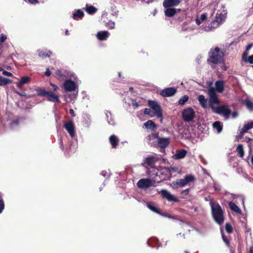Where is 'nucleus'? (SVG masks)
Instances as JSON below:
<instances>
[{"mask_svg":"<svg viewBox=\"0 0 253 253\" xmlns=\"http://www.w3.org/2000/svg\"><path fill=\"white\" fill-rule=\"evenodd\" d=\"M210 205L213 219L216 223L221 225L224 221L223 211L221 206L213 199H211Z\"/></svg>","mask_w":253,"mask_h":253,"instance_id":"obj_1","label":"nucleus"},{"mask_svg":"<svg viewBox=\"0 0 253 253\" xmlns=\"http://www.w3.org/2000/svg\"><path fill=\"white\" fill-rule=\"evenodd\" d=\"M147 193L152 196H155L157 194H161L163 198L166 199L169 202H177L179 201L178 199L174 197L167 190L163 189L160 191L155 189L154 187L150 188L146 190Z\"/></svg>","mask_w":253,"mask_h":253,"instance_id":"obj_2","label":"nucleus"},{"mask_svg":"<svg viewBox=\"0 0 253 253\" xmlns=\"http://www.w3.org/2000/svg\"><path fill=\"white\" fill-rule=\"evenodd\" d=\"M208 61L214 64H217L223 61V53L218 47L211 49L209 53Z\"/></svg>","mask_w":253,"mask_h":253,"instance_id":"obj_3","label":"nucleus"},{"mask_svg":"<svg viewBox=\"0 0 253 253\" xmlns=\"http://www.w3.org/2000/svg\"><path fill=\"white\" fill-rule=\"evenodd\" d=\"M208 94L209 96L208 104L212 111H213L217 108V107H215V105H218L220 103L214 87L210 86L208 89Z\"/></svg>","mask_w":253,"mask_h":253,"instance_id":"obj_4","label":"nucleus"},{"mask_svg":"<svg viewBox=\"0 0 253 253\" xmlns=\"http://www.w3.org/2000/svg\"><path fill=\"white\" fill-rule=\"evenodd\" d=\"M136 186L139 189L146 191L150 188L155 187L156 182L155 180L152 178H141L137 181Z\"/></svg>","mask_w":253,"mask_h":253,"instance_id":"obj_5","label":"nucleus"},{"mask_svg":"<svg viewBox=\"0 0 253 253\" xmlns=\"http://www.w3.org/2000/svg\"><path fill=\"white\" fill-rule=\"evenodd\" d=\"M194 180V177L192 175H186L184 178L172 182L171 185L173 188H178V187L185 186L188 183L193 181Z\"/></svg>","mask_w":253,"mask_h":253,"instance_id":"obj_6","label":"nucleus"},{"mask_svg":"<svg viewBox=\"0 0 253 253\" xmlns=\"http://www.w3.org/2000/svg\"><path fill=\"white\" fill-rule=\"evenodd\" d=\"M56 77L60 81H63L66 78L76 79V75L72 72L67 70H58L55 73Z\"/></svg>","mask_w":253,"mask_h":253,"instance_id":"obj_7","label":"nucleus"},{"mask_svg":"<svg viewBox=\"0 0 253 253\" xmlns=\"http://www.w3.org/2000/svg\"><path fill=\"white\" fill-rule=\"evenodd\" d=\"M148 105L152 111L154 113L156 116L159 118L162 119V113L161 107L158 103L155 101L149 100Z\"/></svg>","mask_w":253,"mask_h":253,"instance_id":"obj_8","label":"nucleus"},{"mask_svg":"<svg viewBox=\"0 0 253 253\" xmlns=\"http://www.w3.org/2000/svg\"><path fill=\"white\" fill-rule=\"evenodd\" d=\"M195 116V112L192 108L185 109L182 112L183 120L186 122L191 121Z\"/></svg>","mask_w":253,"mask_h":253,"instance_id":"obj_9","label":"nucleus"},{"mask_svg":"<svg viewBox=\"0 0 253 253\" xmlns=\"http://www.w3.org/2000/svg\"><path fill=\"white\" fill-rule=\"evenodd\" d=\"M213 112L217 114L222 115L225 120L228 119L231 113V111L224 106L217 107Z\"/></svg>","mask_w":253,"mask_h":253,"instance_id":"obj_10","label":"nucleus"},{"mask_svg":"<svg viewBox=\"0 0 253 253\" xmlns=\"http://www.w3.org/2000/svg\"><path fill=\"white\" fill-rule=\"evenodd\" d=\"M63 87L67 92H72L78 88V85L76 82L71 79L66 80L63 83Z\"/></svg>","mask_w":253,"mask_h":253,"instance_id":"obj_11","label":"nucleus"},{"mask_svg":"<svg viewBox=\"0 0 253 253\" xmlns=\"http://www.w3.org/2000/svg\"><path fill=\"white\" fill-rule=\"evenodd\" d=\"M64 127L72 138L75 137L76 131L74 124L72 122H69L65 123L64 125Z\"/></svg>","mask_w":253,"mask_h":253,"instance_id":"obj_12","label":"nucleus"},{"mask_svg":"<svg viewBox=\"0 0 253 253\" xmlns=\"http://www.w3.org/2000/svg\"><path fill=\"white\" fill-rule=\"evenodd\" d=\"M176 92V89L174 87H168L163 89L160 94L163 97H170L173 96Z\"/></svg>","mask_w":253,"mask_h":253,"instance_id":"obj_13","label":"nucleus"},{"mask_svg":"<svg viewBox=\"0 0 253 253\" xmlns=\"http://www.w3.org/2000/svg\"><path fill=\"white\" fill-rule=\"evenodd\" d=\"M159 158L156 155L148 156L144 159L143 163L148 166H152L159 160Z\"/></svg>","mask_w":253,"mask_h":253,"instance_id":"obj_14","label":"nucleus"},{"mask_svg":"<svg viewBox=\"0 0 253 253\" xmlns=\"http://www.w3.org/2000/svg\"><path fill=\"white\" fill-rule=\"evenodd\" d=\"M181 0H164L163 3V6L165 8H168L172 6L178 5Z\"/></svg>","mask_w":253,"mask_h":253,"instance_id":"obj_15","label":"nucleus"},{"mask_svg":"<svg viewBox=\"0 0 253 253\" xmlns=\"http://www.w3.org/2000/svg\"><path fill=\"white\" fill-rule=\"evenodd\" d=\"M226 17V13L223 10V12L216 14L215 18L214 21L219 26L225 19Z\"/></svg>","mask_w":253,"mask_h":253,"instance_id":"obj_16","label":"nucleus"},{"mask_svg":"<svg viewBox=\"0 0 253 253\" xmlns=\"http://www.w3.org/2000/svg\"><path fill=\"white\" fill-rule=\"evenodd\" d=\"M219 25L217 23H216L214 20L212 21L211 23L209 24L208 25L204 27L202 29H201V31H203L206 32H210L214 30L216 28H217Z\"/></svg>","mask_w":253,"mask_h":253,"instance_id":"obj_17","label":"nucleus"},{"mask_svg":"<svg viewBox=\"0 0 253 253\" xmlns=\"http://www.w3.org/2000/svg\"><path fill=\"white\" fill-rule=\"evenodd\" d=\"M158 146L161 148H166L169 143V139L166 137H160L157 140Z\"/></svg>","mask_w":253,"mask_h":253,"instance_id":"obj_18","label":"nucleus"},{"mask_svg":"<svg viewBox=\"0 0 253 253\" xmlns=\"http://www.w3.org/2000/svg\"><path fill=\"white\" fill-rule=\"evenodd\" d=\"M252 128H253V122H248L245 124L242 128L240 129V133L242 135Z\"/></svg>","mask_w":253,"mask_h":253,"instance_id":"obj_19","label":"nucleus"},{"mask_svg":"<svg viewBox=\"0 0 253 253\" xmlns=\"http://www.w3.org/2000/svg\"><path fill=\"white\" fill-rule=\"evenodd\" d=\"M46 96L47 99L48 101L57 103H59L60 102L59 97L51 91H48Z\"/></svg>","mask_w":253,"mask_h":253,"instance_id":"obj_20","label":"nucleus"},{"mask_svg":"<svg viewBox=\"0 0 253 253\" xmlns=\"http://www.w3.org/2000/svg\"><path fill=\"white\" fill-rule=\"evenodd\" d=\"M109 35V33L107 31H100L97 32L96 37L99 41H105L107 40Z\"/></svg>","mask_w":253,"mask_h":253,"instance_id":"obj_21","label":"nucleus"},{"mask_svg":"<svg viewBox=\"0 0 253 253\" xmlns=\"http://www.w3.org/2000/svg\"><path fill=\"white\" fill-rule=\"evenodd\" d=\"M31 81V78L28 76L21 77L20 81L16 83L17 86L22 88L24 84H27Z\"/></svg>","mask_w":253,"mask_h":253,"instance_id":"obj_22","label":"nucleus"},{"mask_svg":"<svg viewBox=\"0 0 253 253\" xmlns=\"http://www.w3.org/2000/svg\"><path fill=\"white\" fill-rule=\"evenodd\" d=\"M19 119H16L10 121L8 124H4L5 126H8L12 130H15L17 129L19 125Z\"/></svg>","mask_w":253,"mask_h":253,"instance_id":"obj_23","label":"nucleus"},{"mask_svg":"<svg viewBox=\"0 0 253 253\" xmlns=\"http://www.w3.org/2000/svg\"><path fill=\"white\" fill-rule=\"evenodd\" d=\"M187 154V151L184 149L177 150L176 153L173 155L172 158L178 160L184 158Z\"/></svg>","mask_w":253,"mask_h":253,"instance_id":"obj_24","label":"nucleus"},{"mask_svg":"<svg viewBox=\"0 0 253 253\" xmlns=\"http://www.w3.org/2000/svg\"><path fill=\"white\" fill-rule=\"evenodd\" d=\"M180 9L168 7L165 10V14L168 17H172L174 15L177 11H180Z\"/></svg>","mask_w":253,"mask_h":253,"instance_id":"obj_25","label":"nucleus"},{"mask_svg":"<svg viewBox=\"0 0 253 253\" xmlns=\"http://www.w3.org/2000/svg\"><path fill=\"white\" fill-rule=\"evenodd\" d=\"M224 83L223 81H217L215 83V90L219 93H222L224 90Z\"/></svg>","mask_w":253,"mask_h":253,"instance_id":"obj_26","label":"nucleus"},{"mask_svg":"<svg viewBox=\"0 0 253 253\" xmlns=\"http://www.w3.org/2000/svg\"><path fill=\"white\" fill-rule=\"evenodd\" d=\"M109 142L112 148H116L119 144V140L117 136L113 134L109 137Z\"/></svg>","mask_w":253,"mask_h":253,"instance_id":"obj_27","label":"nucleus"},{"mask_svg":"<svg viewBox=\"0 0 253 253\" xmlns=\"http://www.w3.org/2000/svg\"><path fill=\"white\" fill-rule=\"evenodd\" d=\"M160 173L161 174L165 175V176L163 177L164 179L169 178L172 174V173L170 172V170L168 167H165L162 168L160 171Z\"/></svg>","mask_w":253,"mask_h":253,"instance_id":"obj_28","label":"nucleus"},{"mask_svg":"<svg viewBox=\"0 0 253 253\" xmlns=\"http://www.w3.org/2000/svg\"><path fill=\"white\" fill-rule=\"evenodd\" d=\"M198 100L200 104L204 108H207L208 106V100L206 99L204 95H200L198 96Z\"/></svg>","mask_w":253,"mask_h":253,"instance_id":"obj_29","label":"nucleus"},{"mask_svg":"<svg viewBox=\"0 0 253 253\" xmlns=\"http://www.w3.org/2000/svg\"><path fill=\"white\" fill-rule=\"evenodd\" d=\"M143 127L155 130L156 129V125L152 120H148L143 124Z\"/></svg>","mask_w":253,"mask_h":253,"instance_id":"obj_30","label":"nucleus"},{"mask_svg":"<svg viewBox=\"0 0 253 253\" xmlns=\"http://www.w3.org/2000/svg\"><path fill=\"white\" fill-rule=\"evenodd\" d=\"M229 206L230 208V209L233 211L234 212H236L238 214H241L242 211L240 210V209L235 204V203L231 201L228 202Z\"/></svg>","mask_w":253,"mask_h":253,"instance_id":"obj_31","label":"nucleus"},{"mask_svg":"<svg viewBox=\"0 0 253 253\" xmlns=\"http://www.w3.org/2000/svg\"><path fill=\"white\" fill-rule=\"evenodd\" d=\"M38 55L40 57H42V58H44L46 57H49L52 54V52L50 50H38Z\"/></svg>","mask_w":253,"mask_h":253,"instance_id":"obj_32","label":"nucleus"},{"mask_svg":"<svg viewBox=\"0 0 253 253\" xmlns=\"http://www.w3.org/2000/svg\"><path fill=\"white\" fill-rule=\"evenodd\" d=\"M84 16V12L81 9H78L75 13L73 14L72 17L75 20H78L82 19Z\"/></svg>","mask_w":253,"mask_h":253,"instance_id":"obj_33","label":"nucleus"},{"mask_svg":"<svg viewBox=\"0 0 253 253\" xmlns=\"http://www.w3.org/2000/svg\"><path fill=\"white\" fill-rule=\"evenodd\" d=\"M105 114L108 123L110 125L114 126L115 124V122L112 113L109 111H106Z\"/></svg>","mask_w":253,"mask_h":253,"instance_id":"obj_34","label":"nucleus"},{"mask_svg":"<svg viewBox=\"0 0 253 253\" xmlns=\"http://www.w3.org/2000/svg\"><path fill=\"white\" fill-rule=\"evenodd\" d=\"M213 128L216 130L217 133H220L222 131L223 126L220 122L216 121L212 124Z\"/></svg>","mask_w":253,"mask_h":253,"instance_id":"obj_35","label":"nucleus"},{"mask_svg":"<svg viewBox=\"0 0 253 253\" xmlns=\"http://www.w3.org/2000/svg\"><path fill=\"white\" fill-rule=\"evenodd\" d=\"M146 206L147 208L152 211L156 213H160V211L155 206L154 204L151 202H148L146 203Z\"/></svg>","mask_w":253,"mask_h":253,"instance_id":"obj_36","label":"nucleus"},{"mask_svg":"<svg viewBox=\"0 0 253 253\" xmlns=\"http://www.w3.org/2000/svg\"><path fill=\"white\" fill-rule=\"evenodd\" d=\"M84 9L89 14H93L97 11V8L92 5H86Z\"/></svg>","mask_w":253,"mask_h":253,"instance_id":"obj_37","label":"nucleus"},{"mask_svg":"<svg viewBox=\"0 0 253 253\" xmlns=\"http://www.w3.org/2000/svg\"><path fill=\"white\" fill-rule=\"evenodd\" d=\"M10 80L0 76V86H4L10 83Z\"/></svg>","mask_w":253,"mask_h":253,"instance_id":"obj_38","label":"nucleus"},{"mask_svg":"<svg viewBox=\"0 0 253 253\" xmlns=\"http://www.w3.org/2000/svg\"><path fill=\"white\" fill-rule=\"evenodd\" d=\"M3 194L0 191V214L2 213L4 209V203L3 199Z\"/></svg>","mask_w":253,"mask_h":253,"instance_id":"obj_39","label":"nucleus"},{"mask_svg":"<svg viewBox=\"0 0 253 253\" xmlns=\"http://www.w3.org/2000/svg\"><path fill=\"white\" fill-rule=\"evenodd\" d=\"M237 152H238V155L240 157L242 158L244 155V152L243 150V145L242 144H239L237 146L236 149Z\"/></svg>","mask_w":253,"mask_h":253,"instance_id":"obj_40","label":"nucleus"},{"mask_svg":"<svg viewBox=\"0 0 253 253\" xmlns=\"http://www.w3.org/2000/svg\"><path fill=\"white\" fill-rule=\"evenodd\" d=\"M36 91L39 95L41 96H46L48 91H46L41 88L38 87L36 89Z\"/></svg>","mask_w":253,"mask_h":253,"instance_id":"obj_41","label":"nucleus"},{"mask_svg":"<svg viewBox=\"0 0 253 253\" xmlns=\"http://www.w3.org/2000/svg\"><path fill=\"white\" fill-rule=\"evenodd\" d=\"M244 103L249 110H253V103L251 101L246 99L244 101Z\"/></svg>","mask_w":253,"mask_h":253,"instance_id":"obj_42","label":"nucleus"},{"mask_svg":"<svg viewBox=\"0 0 253 253\" xmlns=\"http://www.w3.org/2000/svg\"><path fill=\"white\" fill-rule=\"evenodd\" d=\"M189 97L187 95L183 96L179 100L178 103L180 105H183L188 100Z\"/></svg>","mask_w":253,"mask_h":253,"instance_id":"obj_43","label":"nucleus"},{"mask_svg":"<svg viewBox=\"0 0 253 253\" xmlns=\"http://www.w3.org/2000/svg\"><path fill=\"white\" fill-rule=\"evenodd\" d=\"M145 115H149L151 117H155L156 115L151 108H145L144 112Z\"/></svg>","mask_w":253,"mask_h":253,"instance_id":"obj_44","label":"nucleus"},{"mask_svg":"<svg viewBox=\"0 0 253 253\" xmlns=\"http://www.w3.org/2000/svg\"><path fill=\"white\" fill-rule=\"evenodd\" d=\"M158 138H160L158 136V133H153L148 136V139L149 141L153 139L158 140Z\"/></svg>","mask_w":253,"mask_h":253,"instance_id":"obj_45","label":"nucleus"},{"mask_svg":"<svg viewBox=\"0 0 253 253\" xmlns=\"http://www.w3.org/2000/svg\"><path fill=\"white\" fill-rule=\"evenodd\" d=\"M108 28L113 29L115 28V23L111 20L109 21L106 25Z\"/></svg>","mask_w":253,"mask_h":253,"instance_id":"obj_46","label":"nucleus"},{"mask_svg":"<svg viewBox=\"0 0 253 253\" xmlns=\"http://www.w3.org/2000/svg\"><path fill=\"white\" fill-rule=\"evenodd\" d=\"M225 229L228 233H231L232 232V227L230 224L228 223L226 224Z\"/></svg>","mask_w":253,"mask_h":253,"instance_id":"obj_47","label":"nucleus"},{"mask_svg":"<svg viewBox=\"0 0 253 253\" xmlns=\"http://www.w3.org/2000/svg\"><path fill=\"white\" fill-rule=\"evenodd\" d=\"M227 247L229 248L230 253H235V245L234 244H229Z\"/></svg>","mask_w":253,"mask_h":253,"instance_id":"obj_48","label":"nucleus"},{"mask_svg":"<svg viewBox=\"0 0 253 253\" xmlns=\"http://www.w3.org/2000/svg\"><path fill=\"white\" fill-rule=\"evenodd\" d=\"M0 71H2V74L4 76H8V77H11L12 76V73L10 72H7L3 70L2 68H0Z\"/></svg>","mask_w":253,"mask_h":253,"instance_id":"obj_49","label":"nucleus"},{"mask_svg":"<svg viewBox=\"0 0 253 253\" xmlns=\"http://www.w3.org/2000/svg\"><path fill=\"white\" fill-rule=\"evenodd\" d=\"M225 196L227 197L228 198H230V199H232L233 200L237 197L236 195H233L228 192H226V193L225 194Z\"/></svg>","mask_w":253,"mask_h":253,"instance_id":"obj_50","label":"nucleus"},{"mask_svg":"<svg viewBox=\"0 0 253 253\" xmlns=\"http://www.w3.org/2000/svg\"><path fill=\"white\" fill-rule=\"evenodd\" d=\"M222 238L223 241L226 244V246H229L230 244L229 240L223 234H222Z\"/></svg>","mask_w":253,"mask_h":253,"instance_id":"obj_51","label":"nucleus"},{"mask_svg":"<svg viewBox=\"0 0 253 253\" xmlns=\"http://www.w3.org/2000/svg\"><path fill=\"white\" fill-rule=\"evenodd\" d=\"M6 36L3 34H1L0 36V42H3L6 39Z\"/></svg>","mask_w":253,"mask_h":253,"instance_id":"obj_52","label":"nucleus"},{"mask_svg":"<svg viewBox=\"0 0 253 253\" xmlns=\"http://www.w3.org/2000/svg\"><path fill=\"white\" fill-rule=\"evenodd\" d=\"M248 54V52L247 51H245L243 53V54L242 59H243V60H244L245 62L247 61V60H248V58H247Z\"/></svg>","mask_w":253,"mask_h":253,"instance_id":"obj_53","label":"nucleus"},{"mask_svg":"<svg viewBox=\"0 0 253 253\" xmlns=\"http://www.w3.org/2000/svg\"><path fill=\"white\" fill-rule=\"evenodd\" d=\"M247 62L251 64H253V54L248 57Z\"/></svg>","mask_w":253,"mask_h":253,"instance_id":"obj_54","label":"nucleus"},{"mask_svg":"<svg viewBox=\"0 0 253 253\" xmlns=\"http://www.w3.org/2000/svg\"><path fill=\"white\" fill-rule=\"evenodd\" d=\"M207 18V15L206 13H203L201 15V17H200V19L204 21H205Z\"/></svg>","mask_w":253,"mask_h":253,"instance_id":"obj_55","label":"nucleus"},{"mask_svg":"<svg viewBox=\"0 0 253 253\" xmlns=\"http://www.w3.org/2000/svg\"><path fill=\"white\" fill-rule=\"evenodd\" d=\"M203 21H202L200 18L199 17H197V18L195 19V22L197 25H200L202 23Z\"/></svg>","mask_w":253,"mask_h":253,"instance_id":"obj_56","label":"nucleus"},{"mask_svg":"<svg viewBox=\"0 0 253 253\" xmlns=\"http://www.w3.org/2000/svg\"><path fill=\"white\" fill-rule=\"evenodd\" d=\"M132 105L134 109L137 108L139 107V104L134 100H132Z\"/></svg>","mask_w":253,"mask_h":253,"instance_id":"obj_57","label":"nucleus"},{"mask_svg":"<svg viewBox=\"0 0 253 253\" xmlns=\"http://www.w3.org/2000/svg\"><path fill=\"white\" fill-rule=\"evenodd\" d=\"M170 170V172L172 173V172H176L178 170V169L176 167H168Z\"/></svg>","mask_w":253,"mask_h":253,"instance_id":"obj_58","label":"nucleus"},{"mask_svg":"<svg viewBox=\"0 0 253 253\" xmlns=\"http://www.w3.org/2000/svg\"><path fill=\"white\" fill-rule=\"evenodd\" d=\"M50 85L53 87V89L54 91H56L59 89V87L56 85L51 83L50 84Z\"/></svg>","mask_w":253,"mask_h":253,"instance_id":"obj_59","label":"nucleus"},{"mask_svg":"<svg viewBox=\"0 0 253 253\" xmlns=\"http://www.w3.org/2000/svg\"><path fill=\"white\" fill-rule=\"evenodd\" d=\"M51 72L50 71L49 68H47L46 69V71L45 72V75L47 76V77H49L51 75Z\"/></svg>","mask_w":253,"mask_h":253,"instance_id":"obj_60","label":"nucleus"},{"mask_svg":"<svg viewBox=\"0 0 253 253\" xmlns=\"http://www.w3.org/2000/svg\"><path fill=\"white\" fill-rule=\"evenodd\" d=\"M189 192V189H186L185 190H183L181 192V194L185 195H187L188 194Z\"/></svg>","mask_w":253,"mask_h":253,"instance_id":"obj_61","label":"nucleus"},{"mask_svg":"<svg viewBox=\"0 0 253 253\" xmlns=\"http://www.w3.org/2000/svg\"><path fill=\"white\" fill-rule=\"evenodd\" d=\"M17 93L22 96H27V93L24 91L17 92Z\"/></svg>","mask_w":253,"mask_h":253,"instance_id":"obj_62","label":"nucleus"},{"mask_svg":"<svg viewBox=\"0 0 253 253\" xmlns=\"http://www.w3.org/2000/svg\"><path fill=\"white\" fill-rule=\"evenodd\" d=\"M231 115H232V118H233V119L236 118L238 116V114L237 112H235H235H233L232 113V114H231Z\"/></svg>","mask_w":253,"mask_h":253,"instance_id":"obj_63","label":"nucleus"},{"mask_svg":"<svg viewBox=\"0 0 253 253\" xmlns=\"http://www.w3.org/2000/svg\"><path fill=\"white\" fill-rule=\"evenodd\" d=\"M249 160H250V161H249V163H250L252 164L253 168V155L250 158H248V161Z\"/></svg>","mask_w":253,"mask_h":253,"instance_id":"obj_64","label":"nucleus"}]
</instances>
